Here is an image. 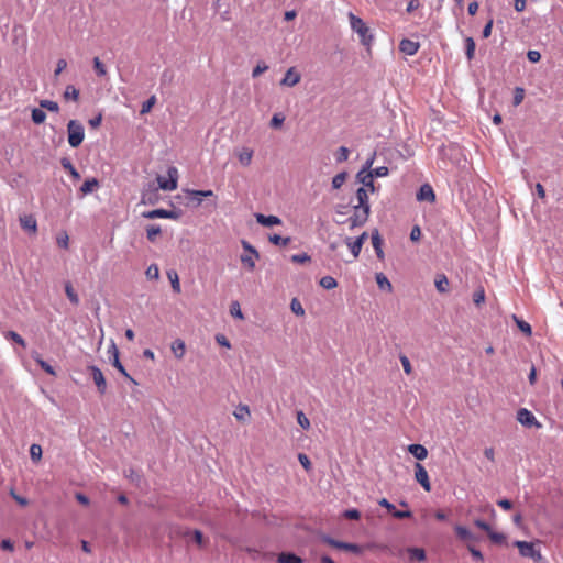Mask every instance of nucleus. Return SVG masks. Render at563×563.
Masks as SVG:
<instances>
[{"instance_id":"1","label":"nucleus","mask_w":563,"mask_h":563,"mask_svg":"<svg viewBox=\"0 0 563 563\" xmlns=\"http://www.w3.org/2000/svg\"><path fill=\"white\" fill-rule=\"evenodd\" d=\"M349 18L351 29L358 34L361 43L363 45H369L373 40V36L369 33V29L367 27L365 22L361 18L354 15L353 13H350Z\"/></svg>"},{"instance_id":"2","label":"nucleus","mask_w":563,"mask_h":563,"mask_svg":"<svg viewBox=\"0 0 563 563\" xmlns=\"http://www.w3.org/2000/svg\"><path fill=\"white\" fill-rule=\"evenodd\" d=\"M68 143L71 147H78L85 137L84 125L77 120H70L67 124Z\"/></svg>"},{"instance_id":"3","label":"nucleus","mask_w":563,"mask_h":563,"mask_svg":"<svg viewBox=\"0 0 563 563\" xmlns=\"http://www.w3.org/2000/svg\"><path fill=\"white\" fill-rule=\"evenodd\" d=\"M514 547L519 550V554L523 558H529L537 563H541L543 561L540 550L536 548L533 542L518 540L514 542Z\"/></svg>"},{"instance_id":"4","label":"nucleus","mask_w":563,"mask_h":563,"mask_svg":"<svg viewBox=\"0 0 563 563\" xmlns=\"http://www.w3.org/2000/svg\"><path fill=\"white\" fill-rule=\"evenodd\" d=\"M321 540L324 543H327L328 545L339 549V550L349 551V552H352L357 555L363 553V548L356 543L339 541V540L331 538L330 536H322Z\"/></svg>"},{"instance_id":"5","label":"nucleus","mask_w":563,"mask_h":563,"mask_svg":"<svg viewBox=\"0 0 563 563\" xmlns=\"http://www.w3.org/2000/svg\"><path fill=\"white\" fill-rule=\"evenodd\" d=\"M168 179L163 176H157L156 180L158 184V189L165 191H172L177 188L178 180V170L176 167L172 166L167 169Z\"/></svg>"},{"instance_id":"6","label":"nucleus","mask_w":563,"mask_h":563,"mask_svg":"<svg viewBox=\"0 0 563 563\" xmlns=\"http://www.w3.org/2000/svg\"><path fill=\"white\" fill-rule=\"evenodd\" d=\"M109 360L113 367H115L124 377H126L129 380H131L133 384H137L125 371L124 366L120 362L119 358V350L114 342L110 345L108 349Z\"/></svg>"},{"instance_id":"7","label":"nucleus","mask_w":563,"mask_h":563,"mask_svg":"<svg viewBox=\"0 0 563 563\" xmlns=\"http://www.w3.org/2000/svg\"><path fill=\"white\" fill-rule=\"evenodd\" d=\"M353 209L354 214L347 219V222L350 223V229L363 227L368 220L371 210H367V208L361 209L356 207H353Z\"/></svg>"},{"instance_id":"8","label":"nucleus","mask_w":563,"mask_h":563,"mask_svg":"<svg viewBox=\"0 0 563 563\" xmlns=\"http://www.w3.org/2000/svg\"><path fill=\"white\" fill-rule=\"evenodd\" d=\"M142 217L145 219H174L177 220L180 217L179 210H166V209H154L151 211H145L142 213Z\"/></svg>"},{"instance_id":"9","label":"nucleus","mask_w":563,"mask_h":563,"mask_svg":"<svg viewBox=\"0 0 563 563\" xmlns=\"http://www.w3.org/2000/svg\"><path fill=\"white\" fill-rule=\"evenodd\" d=\"M88 371L97 386L98 391L103 395L107 391V382L101 369L96 365H89Z\"/></svg>"},{"instance_id":"10","label":"nucleus","mask_w":563,"mask_h":563,"mask_svg":"<svg viewBox=\"0 0 563 563\" xmlns=\"http://www.w3.org/2000/svg\"><path fill=\"white\" fill-rule=\"evenodd\" d=\"M415 478L426 492L431 490L429 475L424 466L420 463L415 464Z\"/></svg>"},{"instance_id":"11","label":"nucleus","mask_w":563,"mask_h":563,"mask_svg":"<svg viewBox=\"0 0 563 563\" xmlns=\"http://www.w3.org/2000/svg\"><path fill=\"white\" fill-rule=\"evenodd\" d=\"M416 198L418 201H428V202H434L435 201V194L431 185L423 184L420 186L419 190L417 191Z\"/></svg>"},{"instance_id":"12","label":"nucleus","mask_w":563,"mask_h":563,"mask_svg":"<svg viewBox=\"0 0 563 563\" xmlns=\"http://www.w3.org/2000/svg\"><path fill=\"white\" fill-rule=\"evenodd\" d=\"M517 420L525 427L540 426L531 411L521 408L517 412Z\"/></svg>"},{"instance_id":"13","label":"nucleus","mask_w":563,"mask_h":563,"mask_svg":"<svg viewBox=\"0 0 563 563\" xmlns=\"http://www.w3.org/2000/svg\"><path fill=\"white\" fill-rule=\"evenodd\" d=\"M158 201V188L148 186L143 189L141 195V202L144 205H155Z\"/></svg>"},{"instance_id":"14","label":"nucleus","mask_w":563,"mask_h":563,"mask_svg":"<svg viewBox=\"0 0 563 563\" xmlns=\"http://www.w3.org/2000/svg\"><path fill=\"white\" fill-rule=\"evenodd\" d=\"M419 42H415L409 38H404L399 43V51L408 56L415 55L419 51Z\"/></svg>"},{"instance_id":"15","label":"nucleus","mask_w":563,"mask_h":563,"mask_svg":"<svg viewBox=\"0 0 563 563\" xmlns=\"http://www.w3.org/2000/svg\"><path fill=\"white\" fill-rule=\"evenodd\" d=\"M301 79V75L295 70L294 67H290L284 78L280 81V85L287 86V87H294L296 86Z\"/></svg>"},{"instance_id":"16","label":"nucleus","mask_w":563,"mask_h":563,"mask_svg":"<svg viewBox=\"0 0 563 563\" xmlns=\"http://www.w3.org/2000/svg\"><path fill=\"white\" fill-rule=\"evenodd\" d=\"M255 219L257 223H260L263 227H273V225H279L282 224V219L277 216H265L263 213H255Z\"/></svg>"},{"instance_id":"17","label":"nucleus","mask_w":563,"mask_h":563,"mask_svg":"<svg viewBox=\"0 0 563 563\" xmlns=\"http://www.w3.org/2000/svg\"><path fill=\"white\" fill-rule=\"evenodd\" d=\"M356 199H357V205H355L354 207L361 208V209L367 208V210H371V206H369V201H368V191L366 188L360 187L356 190Z\"/></svg>"},{"instance_id":"18","label":"nucleus","mask_w":563,"mask_h":563,"mask_svg":"<svg viewBox=\"0 0 563 563\" xmlns=\"http://www.w3.org/2000/svg\"><path fill=\"white\" fill-rule=\"evenodd\" d=\"M185 192L190 199H195L197 202V206L201 205L202 198L205 197H212L214 196L212 190H194V189H186Z\"/></svg>"},{"instance_id":"19","label":"nucleus","mask_w":563,"mask_h":563,"mask_svg":"<svg viewBox=\"0 0 563 563\" xmlns=\"http://www.w3.org/2000/svg\"><path fill=\"white\" fill-rule=\"evenodd\" d=\"M372 244L375 250V253L379 260H384V251H383V239L378 232V230H374L372 233Z\"/></svg>"},{"instance_id":"20","label":"nucleus","mask_w":563,"mask_h":563,"mask_svg":"<svg viewBox=\"0 0 563 563\" xmlns=\"http://www.w3.org/2000/svg\"><path fill=\"white\" fill-rule=\"evenodd\" d=\"M20 224L23 230L30 231L32 233H36L37 231V222L36 219L32 216H24L20 218Z\"/></svg>"},{"instance_id":"21","label":"nucleus","mask_w":563,"mask_h":563,"mask_svg":"<svg viewBox=\"0 0 563 563\" xmlns=\"http://www.w3.org/2000/svg\"><path fill=\"white\" fill-rule=\"evenodd\" d=\"M408 452L419 461H422L428 456V450L421 444H410L408 446Z\"/></svg>"},{"instance_id":"22","label":"nucleus","mask_w":563,"mask_h":563,"mask_svg":"<svg viewBox=\"0 0 563 563\" xmlns=\"http://www.w3.org/2000/svg\"><path fill=\"white\" fill-rule=\"evenodd\" d=\"M356 179L360 181L367 191L374 192L376 190L374 185V177L369 173H364L362 176L356 174Z\"/></svg>"},{"instance_id":"23","label":"nucleus","mask_w":563,"mask_h":563,"mask_svg":"<svg viewBox=\"0 0 563 563\" xmlns=\"http://www.w3.org/2000/svg\"><path fill=\"white\" fill-rule=\"evenodd\" d=\"M31 356L41 366V368L44 372H46L47 374L53 375V376L56 374L53 366L49 365L47 362H45L38 352H36V351L32 352Z\"/></svg>"},{"instance_id":"24","label":"nucleus","mask_w":563,"mask_h":563,"mask_svg":"<svg viewBox=\"0 0 563 563\" xmlns=\"http://www.w3.org/2000/svg\"><path fill=\"white\" fill-rule=\"evenodd\" d=\"M233 416L238 421L246 422L251 416L249 406L240 404L234 410Z\"/></svg>"},{"instance_id":"25","label":"nucleus","mask_w":563,"mask_h":563,"mask_svg":"<svg viewBox=\"0 0 563 563\" xmlns=\"http://www.w3.org/2000/svg\"><path fill=\"white\" fill-rule=\"evenodd\" d=\"M456 536L459 539L463 541H476L477 538L464 526H456L454 528Z\"/></svg>"},{"instance_id":"26","label":"nucleus","mask_w":563,"mask_h":563,"mask_svg":"<svg viewBox=\"0 0 563 563\" xmlns=\"http://www.w3.org/2000/svg\"><path fill=\"white\" fill-rule=\"evenodd\" d=\"M278 563H302V559L291 552H283L277 558Z\"/></svg>"},{"instance_id":"27","label":"nucleus","mask_w":563,"mask_h":563,"mask_svg":"<svg viewBox=\"0 0 563 563\" xmlns=\"http://www.w3.org/2000/svg\"><path fill=\"white\" fill-rule=\"evenodd\" d=\"M434 284L439 292L444 294L449 291V279L444 274H438Z\"/></svg>"},{"instance_id":"28","label":"nucleus","mask_w":563,"mask_h":563,"mask_svg":"<svg viewBox=\"0 0 563 563\" xmlns=\"http://www.w3.org/2000/svg\"><path fill=\"white\" fill-rule=\"evenodd\" d=\"M376 283L382 290H386L388 292L393 291V285L388 280V278L383 273H377L375 276Z\"/></svg>"},{"instance_id":"29","label":"nucleus","mask_w":563,"mask_h":563,"mask_svg":"<svg viewBox=\"0 0 563 563\" xmlns=\"http://www.w3.org/2000/svg\"><path fill=\"white\" fill-rule=\"evenodd\" d=\"M252 157H253V150L247 148V147L242 148V150L238 153L239 162H240L243 166H249V165L251 164V162H252Z\"/></svg>"},{"instance_id":"30","label":"nucleus","mask_w":563,"mask_h":563,"mask_svg":"<svg viewBox=\"0 0 563 563\" xmlns=\"http://www.w3.org/2000/svg\"><path fill=\"white\" fill-rule=\"evenodd\" d=\"M65 294L68 298V300L74 305V306H78L80 300H79V297L77 295V292L75 291L73 285L70 282H66L65 283Z\"/></svg>"},{"instance_id":"31","label":"nucleus","mask_w":563,"mask_h":563,"mask_svg":"<svg viewBox=\"0 0 563 563\" xmlns=\"http://www.w3.org/2000/svg\"><path fill=\"white\" fill-rule=\"evenodd\" d=\"M98 187H99V181L96 178H89V179L85 180V183L80 187V191L82 195H88V194H91Z\"/></svg>"},{"instance_id":"32","label":"nucleus","mask_w":563,"mask_h":563,"mask_svg":"<svg viewBox=\"0 0 563 563\" xmlns=\"http://www.w3.org/2000/svg\"><path fill=\"white\" fill-rule=\"evenodd\" d=\"M62 167L67 170L71 177L76 180L80 179V174L77 172V169L71 164L70 159L64 157L60 159Z\"/></svg>"},{"instance_id":"33","label":"nucleus","mask_w":563,"mask_h":563,"mask_svg":"<svg viewBox=\"0 0 563 563\" xmlns=\"http://www.w3.org/2000/svg\"><path fill=\"white\" fill-rule=\"evenodd\" d=\"M475 42L473 40V37L468 36L465 38V55H466V58L467 60H472L475 56Z\"/></svg>"},{"instance_id":"34","label":"nucleus","mask_w":563,"mask_h":563,"mask_svg":"<svg viewBox=\"0 0 563 563\" xmlns=\"http://www.w3.org/2000/svg\"><path fill=\"white\" fill-rule=\"evenodd\" d=\"M63 97L65 100L78 101L79 90L75 86L68 85L64 91Z\"/></svg>"},{"instance_id":"35","label":"nucleus","mask_w":563,"mask_h":563,"mask_svg":"<svg viewBox=\"0 0 563 563\" xmlns=\"http://www.w3.org/2000/svg\"><path fill=\"white\" fill-rule=\"evenodd\" d=\"M409 559L411 561H423L426 559V552L421 548H409L408 549Z\"/></svg>"},{"instance_id":"36","label":"nucleus","mask_w":563,"mask_h":563,"mask_svg":"<svg viewBox=\"0 0 563 563\" xmlns=\"http://www.w3.org/2000/svg\"><path fill=\"white\" fill-rule=\"evenodd\" d=\"M344 242H345L346 246L350 249V251L353 255V258L358 257L361 250H362L358 242H356L355 240L353 241L351 238H345Z\"/></svg>"},{"instance_id":"37","label":"nucleus","mask_w":563,"mask_h":563,"mask_svg":"<svg viewBox=\"0 0 563 563\" xmlns=\"http://www.w3.org/2000/svg\"><path fill=\"white\" fill-rule=\"evenodd\" d=\"M189 534L192 537V540H194V541H195V542H196L200 548H202V547H205V545H206V539H205V537H203V534H202V532H201L200 530H197V529H196V530H192V531H189V530H188V531H186V532L184 533V536H189Z\"/></svg>"},{"instance_id":"38","label":"nucleus","mask_w":563,"mask_h":563,"mask_svg":"<svg viewBox=\"0 0 563 563\" xmlns=\"http://www.w3.org/2000/svg\"><path fill=\"white\" fill-rule=\"evenodd\" d=\"M31 118L35 124H42L46 120V113L43 111L42 108H34L32 110Z\"/></svg>"},{"instance_id":"39","label":"nucleus","mask_w":563,"mask_h":563,"mask_svg":"<svg viewBox=\"0 0 563 563\" xmlns=\"http://www.w3.org/2000/svg\"><path fill=\"white\" fill-rule=\"evenodd\" d=\"M512 319L516 322L517 327L520 329V331H522L526 335L530 336L532 334V328L528 322L519 319L516 314L512 316Z\"/></svg>"},{"instance_id":"40","label":"nucleus","mask_w":563,"mask_h":563,"mask_svg":"<svg viewBox=\"0 0 563 563\" xmlns=\"http://www.w3.org/2000/svg\"><path fill=\"white\" fill-rule=\"evenodd\" d=\"M162 232L161 227L156 224H150L146 227V238L151 242H155L156 236Z\"/></svg>"},{"instance_id":"41","label":"nucleus","mask_w":563,"mask_h":563,"mask_svg":"<svg viewBox=\"0 0 563 563\" xmlns=\"http://www.w3.org/2000/svg\"><path fill=\"white\" fill-rule=\"evenodd\" d=\"M4 336L8 340H12L13 342L19 344L23 349L26 347L25 340L18 332L10 330V331L5 332Z\"/></svg>"},{"instance_id":"42","label":"nucleus","mask_w":563,"mask_h":563,"mask_svg":"<svg viewBox=\"0 0 563 563\" xmlns=\"http://www.w3.org/2000/svg\"><path fill=\"white\" fill-rule=\"evenodd\" d=\"M268 240L272 244L280 246H287L291 241L289 236L283 238L279 234L269 235Z\"/></svg>"},{"instance_id":"43","label":"nucleus","mask_w":563,"mask_h":563,"mask_svg":"<svg viewBox=\"0 0 563 563\" xmlns=\"http://www.w3.org/2000/svg\"><path fill=\"white\" fill-rule=\"evenodd\" d=\"M167 276L170 280L173 290L175 292L179 294L180 292V283H179L177 273L175 271H169V272H167Z\"/></svg>"},{"instance_id":"44","label":"nucleus","mask_w":563,"mask_h":563,"mask_svg":"<svg viewBox=\"0 0 563 563\" xmlns=\"http://www.w3.org/2000/svg\"><path fill=\"white\" fill-rule=\"evenodd\" d=\"M172 350L177 358H181L185 354V343L178 339L173 343Z\"/></svg>"},{"instance_id":"45","label":"nucleus","mask_w":563,"mask_h":563,"mask_svg":"<svg viewBox=\"0 0 563 563\" xmlns=\"http://www.w3.org/2000/svg\"><path fill=\"white\" fill-rule=\"evenodd\" d=\"M346 177H347V173L346 172H341V173L336 174L332 178V187H333V189H340L342 187V185L345 183Z\"/></svg>"},{"instance_id":"46","label":"nucleus","mask_w":563,"mask_h":563,"mask_svg":"<svg viewBox=\"0 0 563 563\" xmlns=\"http://www.w3.org/2000/svg\"><path fill=\"white\" fill-rule=\"evenodd\" d=\"M319 284L321 287L328 290L333 289L338 286L336 280L332 276H323L320 279Z\"/></svg>"},{"instance_id":"47","label":"nucleus","mask_w":563,"mask_h":563,"mask_svg":"<svg viewBox=\"0 0 563 563\" xmlns=\"http://www.w3.org/2000/svg\"><path fill=\"white\" fill-rule=\"evenodd\" d=\"M43 450L40 444L33 443L30 448V456L32 461L37 462L42 459Z\"/></svg>"},{"instance_id":"48","label":"nucleus","mask_w":563,"mask_h":563,"mask_svg":"<svg viewBox=\"0 0 563 563\" xmlns=\"http://www.w3.org/2000/svg\"><path fill=\"white\" fill-rule=\"evenodd\" d=\"M93 69L99 77H104L107 75V68L99 57L93 58Z\"/></svg>"},{"instance_id":"49","label":"nucleus","mask_w":563,"mask_h":563,"mask_svg":"<svg viewBox=\"0 0 563 563\" xmlns=\"http://www.w3.org/2000/svg\"><path fill=\"white\" fill-rule=\"evenodd\" d=\"M40 107L42 109H46L51 112H58L59 111V106L56 101H52V100H41L40 101Z\"/></svg>"},{"instance_id":"50","label":"nucleus","mask_w":563,"mask_h":563,"mask_svg":"<svg viewBox=\"0 0 563 563\" xmlns=\"http://www.w3.org/2000/svg\"><path fill=\"white\" fill-rule=\"evenodd\" d=\"M242 264L246 266L250 271L255 268V257L252 254H242L240 257Z\"/></svg>"},{"instance_id":"51","label":"nucleus","mask_w":563,"mask_h":563,"mask_svg":"<svg viewBox=\"0 0 563 563\" xmlns=\"http://www.w3.org/2000/svg\"><path fill=\"white\" fill-rule=\"evenodd\" d=\"M487 534L490 541L495 544H503L506 542V536L504 533L490 530Z\"/></svg>"},{"instance_id":"52","label":"nucleus","mask_w":563,"mask_h":563,"mask_svg":"<svg viewBox=\"0 0 563 563\" xmlns=\"http://www.w3.org/2000/svg\"><path fill=\"white\" fill-rule=\"evenodd\" d=\"M284 121H285L284 114L275 113L273 115V118L271 119L269 126L273 129H279V128H282Z\"/></svg>"},{"instance_id":"53","label":"nucleus","mask_w":563,"mask_h":563,"mask_svg":"<svg viewBox=\"0 0 563 563\" xmlns=\"http://www.w3.org/2000/svg\"><path fill=\"white\" fill-rule=\"evenodd\" d=\"M349 154H350V151H349L347 147H345V146L339 147V150L335 153L336 162L338 163H343V162L347 161Z\"/></svg>"},{"instance_id":"54","label":"nucleus","mask_w":563,"mask_h":563,"mask_svg":"<svg viewBox=\"0 0 563 563\" xmlns=\"http://www.w3.org/2000/svg\"><path fill=\"white\" fill-rule=\"evenodd\" d=\"M523 98H525V89L521 87H516L515 91H514L512 104L515 107L519 106L522 102Z\"/></svg>"},{"instance_id":"55","label":"nucleus","mask_w":563,"mask_h":563,"mask_svg":"<svg viewBox=\"0 0 563 563\" xmlns=\"http://www.w3.org/2000/svg\"><path fill=\"white\" fill-rule=\"evenodd\" d=\"M290 309L296 316H303L305 309L302 308L300 301L297 298H294L290 302Z\"/></svg>"},{"instance_id":"56","label":"nucleus","mask_w":563,"mask_h":563,"mask_svg":"<svg viewBox=\"0 0 563 563\" xmlns=\"http://www.w3.org/2000/svg\"><path fill=\"white\" fill-rule=\"evenodd\" d=\"M145 274L148 279H157L159 277L158 266L156 264H151Z\"/></svg>"},{"instance_id":"57","label":"nucleus","mask_w":563,"mask_h":563,"mask_svg":"<svg viewBox=\"0 0 563 563\" xmlns=\"http://www.w3.org/2000/svg\"><path fill=\"white\" fill-rule=\"evenodd\" d=\"M155 102H156L155 96H152L146 101H144L142 104V108H141V114L148 113L152 110Z\"/></svg>"},{"instance_id":"58","label":"nucleus","mask_w":563,"mask_h":563,"mask_svg":"<svg viewBox=\"0 0 563 563\" xmlns=\"http://www.w3.org/2000/svg\"><path fill=\"white\" fill-rule=\"evenodd\" d=\"M297 422L305 430L310 428V421L302 411L297 412Z\"/></svg>"},{"instance_id":"59","label":"nucleus","mask_w":563,"mask_h":563,"mask_svg":"<svg viewBox=\"0 0 563 563\" xmlns=\"http://www.w3.org/2000/svg\"><path fill=\"white\" fill-rule=\"evenodd\" d=\"M241 245L244 249V251H246L249 254H252L255 258H260L258 251L252 244H250L246 240H242Z\"/></svg>"},{"instance_id":"60","label":"nucleus","mask_w":563,"mask_h":563,"mask_svg":"<svg viewBox=\"0 0 563 563\" xmlns=\"http://www.w3.org/2000/svg\"><path fill=\"white\" fill-rule=\"evenodd\" d=\"M230 313L232 317L238 319H243V313L240 308V303L238 301H233L230 306Z\"/></svg>"},{"instance_id":"61","label":"nucleus","mask_w":563,"mask_h":563,"mask_svg":"<svg viewBox=\"0 0 563 563\" xmlns=\"http://www.w3.org/2000/svg\"><path fill=\"white\" fill-rule=\"evenodd\" d=\"M388 173H389V169L386 166H379V167H376V168H373L372 170H369V174L373 177H385L388 175Z\"/></svg>"},{"instance_id":"62","label":"nucleus","mask_w":563,"mask_h":563,"mask_svg":"<svg viewBox=\"0 0 563 563\" xmlns=\"http://www.w3.org/2000/svg\"><path fill=\"white\" fill-rule=\"evenodd\" d=\"M376 153L374 152L369 158L366 159L362 169L358 172V176H362L364 173H369L372 170V165L374 163Z\"/></svg>"},{"instance_id":"63","label":"nucleus","mask_w":563,"mask_h":563,"mask_svg":"<svg viewBox=\"0 0 563 563\" xmlns=\"http://www.w3.org/2000/svg\"><path fill=\"white\" fill-rule=\"evenodd\" d=\"M268 69V66L264 62L257 63V65L253 68L252 77L256 78Z\"/></svg>"},{"instance_id":"64","label":"nucleus","mask_w":563,"mask_h":563,"mask_svg":"<svg viewBox=\"0 0 563 563\" xmlns=\"http://www.w3.org/2000/svg\"><path fill=\"white\" fill-rule=\"evenodd\" d=\"M343 517L346 519H350V520H358L361 517V512L357 509L352 508V509L345 510L343 512Z\"/></svg>"}]
</instances>
